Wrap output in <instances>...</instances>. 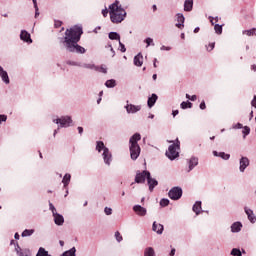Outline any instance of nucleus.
Masks as SVG:
<instances>
[{
  "label": "nucleus",
  "instance_id": "6",
  "mask_svg": "<svg viewBox=\"0 0 256 256\" xmlns=\"http://www.w3.org/2000/svg\"><path fill=\"white\" fill-rule=\"evenodd\" d=\"M168 197L172 199V201H179V199L183 197V189L179 186L171 188L168 192Z\"/></svg>",
  "mask_w": 256,
  "mask_h": 256
},
{
  "label": "nucleus",
  "instance_id": "59",
  "mask_svg": "<svg viewBox=\"0 0 256 256\" xmlns=\"http://www.w3.org/2000/svg\"><path fill=\"white\" fill-rule=\"evenodd\" d=\"M172 115L173 117H177V115H179V110H173Z\"/></svg>",
  "mask_w": 256,
  "mask_h": 256
},
{
  "label": "nucleus",
  "instance_id": "12",
  "mask_svg": "<svg viewBox=\"0 0 256 256\" xmlns=\"http://www.w3.org/2000/svg\"><path fill=\"white\" fill-rule=\"evenodd\" d=\"M133 211L134 213H136V215H138V217H145V215H147V208L136 204L133 206Z\"/></svg>",
  "mask_w": 256,
  "mask_h": 256
},
{
  "label": "nucleus",
  "instance_id": "32",
  "mask_svg": "<svg viewBox=\"0 0 256 256\" xmlns=\"http://www.w3.org/2000/svg\"><path fill=\"white\" fill-rule=\"evenodd\" d=\"M33 233H35V229H25L22 232L21 237H31V235H33Z\"/></svg>",
  "mask_w": 256,
  "mask_h": 256
},
{
  "label": "nucleus",
  "instance_id": "5",
  "mask_svg": "<svg viewBox=\"0 0 256 256\" xmlns=\"http://www.w3.org/2000/svg\"><path fill=\"white\" fill-rule=\"evenodd\" d=\"M53 123L58 125V129H67V127H71L73 119L71 116H61L60 118L53 119Z\"/></svg>",
  "mask_w": 256,
  "mask_h": 256
},
{
  "label": "nucleus",
  "instance_id": "29",
  "mask_svg": "<svg viewBox=\"0 0 256 256\" xmlns=\"http://www.w3.org/2000/svg\"><path fill=\"white\" fill-rule=\"evenodd\" d=\"M117 86V81L115 79H110L105 82V87L108 89H113V87Z\"/></svg>",
  "mask_w": 256,
  "mask_h": 256
},
{
  "label": "nucleus",
  "instance_id": "2",
  "mask_svg": "<svg viewBox=\"0 0 256 256\" xmlns=\"http://www.w3.org/2000/svg\"><path fill=\"white\" fill-rule=\"evenodd\" d=\"M109 15L110 21L119 25V23H123V20L127 18V11H125L119 0H115L109 5Z\"/></svg>",
  "mask_w": 256,
  "mask_h": 256
},
{
  "label": "nucleus",
  "instance_id": "15",
  "mask_svg": "<svg viewBox=\"0 0 256 256\" xmlns=\"http://www.w3.org/2000/svg\"><path fill=\"white\" fill-rule=\"evenodd\" d=\"M20 39L24 41V43H33V39H31V34L27 32V30H21Z\"/></svg>",
  "mask_w": 256,
  "mask_h": 256
},
{
  "label": "nucleus",
  "instance_id": "37",
  "mask_svg": "<svg viewBox=\"0 0 256 256\" xmlns=\"http://www.w3.org/2000/svg\"><path fill=\"white\" fill-rule=\"evenodd\" d=\"M144 43H146V47H155V43L153 42V38L148 37L144 40Z\"/></svg>",
  "mask_w": 256,
  "mask_h": 256
},
{
  "label": "nucleus",
  "instance_id": "54",
  "mask_svg": "<svg viewBox=\"0 0 256 256\" xmlns=\"http://www.w3.org/2000/svg\"><path fill=\"white\" fill-rule=\"evenodd\" d=\"M102 15H103V17H107V15H109V10L107 8L103 9Z\"/></svg>",
  "mask_w": 256,
  "mask_h": 256
},
{
  "label": "nucleus",
  "instance_id": "39",
  "mask_svg": "<svg viewBox=\"0 0 256 256\" xmlns=\"http://www.w3.org/2000/svg\"><path fill=\"white\" fill-rule=\"evenodd\" d=\"M230 255H233V256H242L243 253H241V250H240V249H238V248H233V249L231 250Z\"/></svg>",
  "mask_w": 256,
  "mask_h": 256
},
{
  "label": "nucleus",
  "instance_id": "63",
  "mask_svg": "<svg viewBox=\"0 0 256 256\" xmlns=\"http://www.w3.org/2000/svg\"><path fill=\"white\" fill-rule=\"evenodd\" d=\"M152 11H153V13H155V12H157V5H152Z\"/></svg>",
  "mask_w": 256,
  "mask_h": 256
},
{
  "label": "nucleus",
  "instance_id": "35",
  "mask_svg": "<svg viewBox=\"0 0 256 256\" xmlns=\"http://www.w3.org/2000/svg\"><path fill=\"white\" fill-rule=\"evenodd\" d=\"M256 29L252 28L250 30H244L243 35H247L248 37H253V35H256Z\"/></svg>",
  "mask_w": 256,
  "mask_h": 256
},
{
  "label": "nucleus",
  "instance_id": "11",
  "mask_svg": "<svg viewBox=\"0 0 256 256\" xmlns=\"http://www.w3.org/2000/svg\"><path fill=\"white\" fill-rule=\"evenodd\" d=\"M239 165L240 173H245V169H247L250 165L249 158L242 156L239 160Z\"/></svg>",
  "mask_w": 256,
  "mask_h": 256
},
{
  "label": "nucleus",
  "instance_id": "42",
  "mask_svg": "<svg viewBox=\"0 0 256 256\" xmlns=\"http://www.w3.org/2000/svg\"><path fill=\"white\" fill-rule=\"evenodd\" d=\"M170 201L167 198H162L160 200V207H167L169 205Z\"/></svg>",
  "mask_w": 256,
  "mask_h": 256
},
{
  "label": "nucleus",
  "instance_id": "60",
  "mask_svg": "<svg viewBox=\"0 0 256 256\" xmlns=\"http://www.w3.org/2000/svg\"><path fill=\"white\" fill-rule=\"evenodd\" d=\"M190 101H197V95L190 96Z\"/></svg>",
  "mask_w": 256,
  "mask_h": 256
},
{
  "label": "nucleus",
  "instance_id": "14",
  "mask_svg": "<svg viewBox=\"0 0 256 256\" xmlns=\"http://www.w3.org/2000/svg\"><path fill=\"white\" fill-rule=\"evenodd\" d=\"M147 185L149 187V191L153 192L154 189L157 187V185H159V181H157V179L151 177L148 175V179H147Z\"/></svg>",
  "mask_w": 256,
  "mask_h": 256
},
{
  "label": "nucleus",
  "instance_id": "53",
  "mask_svg": "<svg viewBox=\"0 0 256 256\" xmlns=\"http://www.w3.org/2000/svg\"><path fill=\"white\" fill-rule=\"evenodd\" d=\"M200 109H201L202 111H204V109H207V105L205 104V101H202V102L200 103Z\"/></svg>",
  "mask_w": 256,
  "mask_h": 256
},
{
  "label": "nucleus",
  "instance_id": "22",
  "mask_svg": "<svg viewBox=\"0 0 256 256\" xmlns=\"http://www.w3.org/2000/svg\"><path fill=\"white\" fill-rule=\"evenodd\" d=\"M134 65L136 67H142L143 66V54L138 53L135 57H134Z\"/></svg>",
  "mask_w": 256,
  "mask_h": 256
},
{
  "label": "nucleus",
  "instance_id": "40",
  "mask_svg": "<svg viewBox=\"0 0 256 256\" xmlns=\"http://www.w3.org/2000/svg\"><path fill=\"white\" fill-rule=\"evenodd\" d=\"M67 65H70L72 67H82V64L80 62H75V61H71V60H68L66 62Z\"/></svg>",
  "mask_w": 256,
  "mask_h": 256
},
{
  "label": "nucleus",
  "instance_id": "47",
  "mask_svg": "<svg viewBox=\"0 0 256 256\" xmlns=\"http://www.w3.org/2000/svg\"><path fill=\"white\" fill-rule=\"evenodd\" d=\"M104 213H105V215H113V209H111L109 207H105Z\"/></svg>",
  "mask_w": 256,
  "mask_h": 256
},
{
  "label": "nucleus",
  "instance_id": "50",
  "mask_svg": "<svg viewBox=\"0 0 256 256\" xmlns=\"http://www.w3.org/2000/svg\"><path fill=\"white\" fill-rule=\"evenodd\" d=\"M232 129H243V124L241 123H236L232 125Z\"/></svg>",
  "mask_w": 256,
  "mask_h": 256
},
{
  "label": "nucleus",
  "instance_id": "16",
  "mask_svg": "<svg viewBox=\"0 0 256 256\" xmlns=\"http://www.w3.org/2000/svg\"><path fill=\"white\" fill-rule=\"evenodd\" d=\"M157 99H159V96L157 94L153 93L151 96L148 97L147 100V106L149 109H152V107H155V104L157 103Z\"/></svg>",
  "mask_w": 256,
  "mask_h": 256
},
{
  "label": "nucleus",
  "instance_id": "19",
  "mask_svg": "<svg viewBox=\"0 0 256 256\" xmlns=\"http://www.w3.org/2000/svg\"><path fill=\"white\" fill-rule=\"evenodd\" d=\"M0 77L2 79V81L6 84L9 85L10 80H9V74L7 73V71H5L1 65H0Z\"/></svg>",
  "mask_w": 256,
  "mask_h": 256
},
{
  "label": "nucleus",
  "instance_id": "9",
  "mask_svg": "<svg viewBox=\"0 0 256 256\" xmlns=\"http://www.w3.org/2000/svg\"><path fill=\"white\" fill-rule=\"evenodd\" d=\"M102 158L105 165H107L108 167L111 165V163H113V154L111 153L109 148H105L104 152L102 153Z\"/></svg>",
  "mask_w": 256,
  "mask_h": 256
},
{
  "label": "nucleus",
  "instance_id": "28",
  "mask_svg": "<svg viewBox=\"0 0 256 256\" xmlns=\"http://www.w3.org/2000/svg\"><path fill=\"white\" fill-rule=\"evenodd\" d=\"M108 37L111 41H121V35L117 32H110Z\"/></svg>",
  "mask_w": 256,
  "mask_h": 256
},
{
  "label": "nucleus",
  "instance_id": "23",
  "mask_svg": "<svg viewBox=\"0 0 256 256\" xmlns=\"http://www.w3.org/2000/svg\"><path fill=\"white\" fill-rule=\"evenodd\" d=\"M241 229H243V224L241 222H234L231 225V232L232 233H239V231H241Z\"/></svg>",
  "mask_w": 256,
  "mask_h": 256
},
{
  "label": "nucleus",
  "instance_id": "34",
  "mask_svg": "<svg viewBox=\"0 0 256 256\" xmlns=\"http://www.w3.org/2000/svg\"><path fill=\"white\" fill-rule=\"evenodd\" d=\"M144 256H155V250L153 247H148L144 251Z\"/></svg>",
  "mask_w": 256,
  "mask_h": 256
},
{
  "label": "nucleus",
  "instance_id": "8",
  "mask_svg": "<svg viewBox=\"0 0 256 256\" xmlns=\"http://www.w3.org/2000/svg\"><path fill=\"white\" fill-rule=\"evenodd\" d=\"M186 163L188 165L187 173H191V171H193V169H195L197 165H199V158L197 156H192L191 158L186 160Z\"/></svg>",
  "mask_w": 256,
  "mask_h": 256
},
{
  "label": "nucleus",
  "instance_id": "56",
  "mask_svg": "<svg viewBox=\"0 0 256 256\" xmlns=\"http://www.w3.org/2000/svg\"><path fill=\"white\" fill-rule=\"evenodd\" d=\"M251 105L256 109V96H254L253 100L251 101Z\"/></svg>",
  "mask_w": 256,
  "mask_h": 256
},
{
  "label": "nucleus",
  "instance_id": "1",
  "mask_svg": "<svg viewBox=\"0 0 256 256\" xmlns=\"http://www.w3.org/2000/svg\"><path fill=\"white\" fill-rule=\"evenodd\" d=\"M83 35V27L77 26L65 31V37L60 38V43H63L66 51L69 53H77L78 55H85L87 49L79 45L81 36Z\"/></svg>",
  "mask_w": 256,
  "mask_h": 256
},
{
  "label": "nucleus",
  "instance_id": "21",
  "mask_svg": "<svg viewBox=\"0 0 256 256\" xmlns=\"http://www.w3.org/2000/svg\"><path fill=\"white\" fill-rule=\"evenodd\" d=\"M53 217L55 225L61 226L63 225V223H65V218L63 217V215L56 213L53 215Z\"/></svg>",
  "mask_w": 256,
  "mask_h": 256
},
{
  "label": "nucleus",
  "instance_id": "48",
  "mask_svg": "<svg viewBox=\"0 0 256 256\" xmlns=\"http://www.w3.org/2000/svg\"><path fill=\"white\" fill-rule=\"evenodd\" d=\"M119 47L121 53H125V51H127V48H125V44H123L121 40L119 41Z\"/></svg>",
  "mask_w": 256,
  "mask_h": 256
},
{
  "label": "nucleus",
  "instance_id": "24",
  "mask_svg": "<svg viewBox=\"0 0 256 256\" xmlns=\"http://www.w3.org/2000/svg\"><path fill=\"white\" fill-rule=\"evenodd\" d=\"M105 149L109 148L105 146V143L103 141L96 142V151H98V153H101V151L105 152Z\"/></svg>",
  "mask_w": 256,
  "mask_h": 256
},
{
  "label": "nucleus",
  "instance_id": "46",
  "mask_svg": "<svg viewBox=\"0 0 256 256\" xmlns=\"http://www.w3.org/2000/svg\"><path fill=\"white\" fill-rule=\"evenodd\" d=\"M49 209H50V211H52V215L57 214V209L55 208L53 203H49Z\"/></svg>",
  "mask_w": 256,
  "mask_h": 256
},
{
  "label": "nucleus",
  "instance_id": "44",
  "mask_svg": "<svg viewBox=\"0 0 256 256\" xmlns=\"http://www.w3.org/2000/svg\"><path fill=\"white\" fill-rule=\"evenodd\" d=\"M114 236L118 243H121V241H123V236L121 235V233L119 231H116Z\"/></svg>",
  "mask_w": 256,
  "mask_h": 256
},
{
  "label": "nucleus",
  "instance_id": "13",
  "mask_svg": "<svg viewBox=\"0 0 256 256\" xmlns=\"http://www.w3.org/2000/svg\"><path fill=\"white\" fill-rule=\"evenodd\" d=\"M176 21L175 27H177V29H183L185 27V16L182 13L176 14Z\"/></svg>",
  "mask_w": 256,
  "mask_h": 256
},
{
  "label": "nucleus",
  "instance_id": "25",
  "mask_svg": "<svg viewBox=\"0 0 256 256\" xmlns=\"http://www.w3.org/2000/svg\"><path fill=\"white\" fill-rule=\"evenodd\" d=\"M62 183L64 185V189H67V187H69V183H71V174L66 173L62 179Z\"/></svg>",
  "mask_w": 256,
  "mask_h": 256
},
{
  "label": "nucleus",
  "instance_id": "61",
  "mask_svg": "<svg viewBox=\"0 0 256 256\" xmlns=\"http://www.w3.org/2000/svg\"><path fill=\"white\" fill-rule=\"evenodd\" d=\"M175 252H176L175 248H172L169 255L170 256H175Z\"/></svg>",
  "mask_w": 256,
  "mask_h": 256
},
{
  "label": "nucleus",
  "instance_id": "20",
  "mask_svg": "<svg viewBox=\"0 0 256 256\" xmlns=\"http://www.w3.org/2000/svg\"><path fill=\"white\" fill-rule=\"evenodd\" d=\"M213 155L214 157H220L224 161H229V159H231V155L225 152H217L216 150H214Z\"/></svg>",
  "mask_w": 256,
  "mask_h": 256
},
{
  "label": "nucleus",
  "instance_id": "10",
  "mask_svg": "<svg viewBox=\"0 0 256 256\" xmlns=\"http://www.w3.org/2000/svg\"><path fill=\"white\" fill-rule=\"evenodd\" d=\"M124 109H126V113L131 115L139 113V111H141V105L129 104V101H127V105L124 106Z\"/></svg>",
  "mask_w": 256,
  "mask_h": 256
},
{
  "label": "nucleus",
  "instance_id": "45",
  "mask_svg": "<svg viewBox=\"0 0 256 256\" xmlns=\"http://www.w3.org/2000/svg\"><path fill=\"white\" fill-rule=\"evenodd\" d=\"M15 251H16L18 256H23L24 255L23 250L20 248L19 244L16 245Z\"/></svg>",
  "mask_w": 256,
  "mask_h": 256
},
{
  "label": "nucleus",
  "instance_id": "18",
  "mask_svg": "<svg viewBox=\"0 0 256 256\" xmlns=\"http://www.w3.org/2000/svg\"><path fill=\"white\" fill-rule=\"evenodd\" d=\"M165 227L162 224H158L157 222H153L152 231L157 233L158 235H163Z\"/></svg>",
  "mask_w": 256,
  "mask_h": 256
},
{
  "label": "nucleus",
  "instance_id": "26",
  "mask_svg": "<svg viewBox=\"0 0 256 256\" xmlns=\"http://www.w3.org/2000/svg\"><path fill=\"white\" fill-rule=\"evenodd\" d=\"M184 11L186 12L193 11V0H185Z\"/></svg>",
  "mask_w": 256,
  "mask_h": 256
},
{
  "label": "nucleus",
  "instance_id": "64",
  "mask_svg": "<svg viewBox=\"0 0 256 256\" xmlns=\"http://www.w3.org/2000/svg\"><path fill=\"white\" fill-rule=\"evenodd\" d=\"M251 70L254 71V72L256 71V65H255V64H253V65L251 66Z\"/></svg>",
  "mask_w": 256,
  "mask_h": 256
},
{
  "label": "nucleus",
  "instance_id": "4",
  "mask_svg": "<svg viewBox=\"0 0 256 256\" xmlns=\"http://www.w3.org/2000/svg\"><path fill=\"white\" fill-rule=\"evenodd\" d=\"M169 143H173L168 147V151H166V157L170 159V161H175L177 157H179V150L181 149V142L179 141V138H177L175 141L168 140Z\"/></svg>",
  "mask_w": 256,
  "mask_h": 256
},
{
  "label": "nucleus",
  "instance_id": "17",
  "mask_svg": "<svg viewBox=\"0 0 256 256\" xmlns=\"http://www.w3.org/2000/svg\"><path fill=\"white\" fill-rule=\"evenodd\" d=\"M244 211H245L250 223H255L256 222V216L253 213V210L250 209L249 207H244Z\"/></svg>",
  "mask_w": 256,
  "mask_h": 256
},
{
  "label": "nucleus",
  "instance_id": "38",
  "mask_svg": "<svg viewBox=\"0 0 256 256\" xmlns=\"http://www.w3.org/2000/svg\"><path fill=\"white\" fill-rule=\"evenodd\" d=\"M81 67H83L84 69H91V70H94V71H96V69H97V66L95 64L85 63V64H82Z\"/></svg>",
  "mask_w": 256,
  "mask_h": 256
},
{
  "label": "nucleus",
  "instance_id": "41",
  "mask_svg": "<svg viewBox=\"0 0 256 256\" xmlns=\"http://www.w3.org/2000/svg\"><path fill=\"white\" fill-rule=\"evenodd\" d=\"M242 133L244 135V138L247 137V135H249V133H251V128H249V126H242Z\"/></svg>",
  "mask_w": 256,
  "mask_h": 256
},
{
  "label": "nucleus",
  "instance_id": "49",
  "mask_svg": "<svg viewBox=\"0 0 256 256\" xmlns=\"http://www.w3.org/2000/svg\"><path fill=\"white\" fill-rule=\"evenodd\" d=\"M63 25V22L61 20H55L54 21V27L56 29H59V27H61Z\"/></svg>",
  "mask_w": 256,
  "mask_h": 256
},
{
  "label": "nucleus",
  "instance_id": "30",
  "mask_svg": "<svg viewBox=\"0 0 256 256\" xmlns=\"http://www.w3.org/2000/svg\"><path fill=\"white\" fill-rule=\"evenodd\" d=\"M77 249L75 247H72L70 250L65 251L64 253H62L61 256H77Z\"/></svg>",
  "mask_w": 256,
  "mask_h": 256
},
{
  "label": "nucleus",
  "instance_id": "33",
  "mask_svg": "<svg viewBox=\"0 0 256 256\" xmlns=\"http://www.w3.org/2000/svg\"><path fill=\"white\" fill-rule=\"evenodd\" d=\"M181 109H191V107H193V103H191L190 101H183L180 104Z\"/></svg>",
  "mask_w": 256,
  "mask_h": 256
},
{
  "label": "nucleus",
  "instance_id": "43",
  "mask_svg": "<svg viewBox=\"0 0 256 256\" xmlns=\"http://www.w3.org/2000/svg\"><path fill=\"white\" fill-rule=\"evenodd\" d=\"M96 71H98L99 73H104L107 74V67L105 66H96Z\"/></svg>",
  "mask_w": 256,
  "mask_h": 256
},
{
  "label": "nucleus",
  "instance_id": "3",
  "mask_svg": "<svg viewBox=\"0 0 256 256\" xmlns=\"http://www.w3.org/2000/svg\"><path fill=\"white\" fill-rule=\"evenodd\" d=\"M141 139L140 133H135L129 139V151L132 161H137L141 155V146H139V140Z\"/></svg>",
  "mask_w": 256,
  "mask_h": 256
},
{
  "label": "nucleus",
  "instance_id": "52",
  "mask_svg": "<svg viewBox=\"0 0 256 256\" xmlns=\"http://www.w3.org/2000/svg\"><path fill=\"white\" fill-rule=\"evenodd\" d=\"M160 51H171V47L163 45L161 46Z\"/></svg>",
  "mask_w": 256,
  "mask_h": 256
},
{
  "label": "nucleus",
  "instance_id": "62",
  "mask_svg": "<svg viewBox=\"0 0 256 256\" xmlns=\"http://www.w3.org/2000/svg\"><path fill=\"white\" fill-rule=\"evenodd\" d=\"M20 237H21V236L19 235V233L16 232V233L14 234V239L19 240Z\"/></svg>",
  "mask_w": 256,
  "mask_h": 256
},
{
  "label": "nucleus",
  "instance_id": "36",
  "mask_svg": "<svg viewBox=\"0 0 256 256\" xmlns=\"http://www.w3.org/2000/svg\"><path fill=\"white\" fill-rule=\"evenodd\" d=\"M214 31L217 35H221L223 33V26L219 24H215Z\"/></svg>",
  "mask_w": 256,
  "mask_h": 256
},
{
  "label": "nucleus",
  "instance_id": "57",
  "mask_svg": "<svg viewBox=\"0 0 256 256\" xmlns=\"http://www.w3.org/2000/svg\"><path fill=\"white\" fill-rule=\"evenodd\" d=\"M79 135H83V127L78 126L77 128Z\"/></svg>",
  "mask_w": 256,
  "mask_h": 256
},
{
  "label": "nucleus",
  "instance_id": "27",
  "mask_svg": "<svg viewBox=\"0 0 256 256\" xmlns=\"http://www.w3.org/2000/svg\"><path fill=\"white\" fill-rule=\"evenodd\" d=\"M201 201H196L195 204L192 207V211H194V213L196 215H200L201 214Z\"/></svg>",
  "mask_w": 256,
  "mask_h": 256
},
{
  "label": "nucleus",
  "instance_id": "55",
  "mask_svg": "<svg viewBox=\"0 0 256 256\" xmlns=\"http://www.w3.org/2000/svg\"><path fill=\"white\" fill-rule=\"evenodd\" d=\"M209 48H207L208 51H213V49H215V43L209 44Z\"/></svg>",
  "mask_w": 256,
  "mask_h": 256
},
{
  "label": "nucleus",
  "instance_id": "31",
  "mask_svg": "<svg viewBox=\"0 0 256 256\" xmlns=\"http://www.w3.org/2000/svg\"><path fill=\"white\" fill-rule=\"evenodd\" d=\"M36 256H51V254H49V251H46L45 248L40 247L38 249V252H37Z\"/></svg>",
  "mask_w": 256,
  "mask_h": 256
},
{
  "label": "nucleus",
  "instance_id": "51",
  "mask_svg": "<svg viewBox=\"0 0 256 256\" xmlns=\"http://www.w3.org/2000/svg\"><path fill=\"white\" fill-rule=\"evenodd\" d=\"M7 121V115L5 114H0V124L5 123Z\"/></svg>",
  "mask_w": 256,
  "mask_h": 256
},
{
  "label": "nucleus",
  "instance_id": "58",
  "mask_svg": "<svg viewBox=\"0 0 256 256\" xmlns=\"http://www.w3.org/2000/svg\"><path fill=\"white\" fill-rule=\"evenodd\" d=\"M40 13H39V7L35 8V18L39 17Z\"/></svg>",
  "mask_w": 256,
  "mask_h": 256
},
{
  "label": "nucleus",
  "instance_id": "7",
  "mask_svg": "<svg viewBox=\"0 0 256 256\" xmlns=\"http://www.w3.org/2000/svg\"><path fill=\"white\" fill-rule=\"evenodd\" d=\"M150 175H151V172H149V170H144L142 172L137 171L134 179V183L143 184L145 183V181H147V179H149Z\"/></svg>",
  "mask_w": 256,
  "mask_h": 256
}]
</instances>
